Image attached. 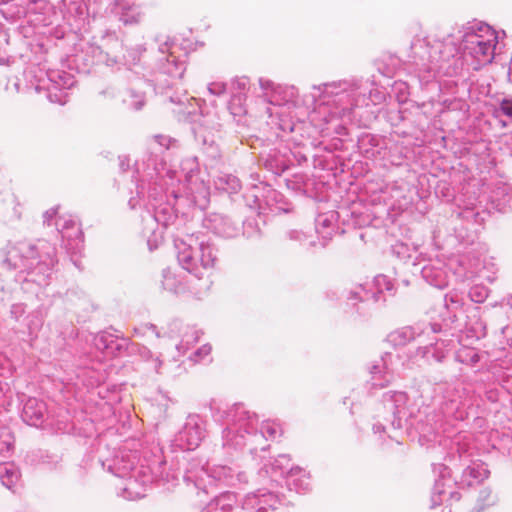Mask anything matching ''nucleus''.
<instances>
[{"instance_id": "20", "label": "nucleus", "mask_w": 512, "mask_h": 512, "mask_svg": "<svg viewBox=\"0 0 512 512\" xmlns=\"http://www.w3.org/2000/svg\"><path fill=\"white\" fill-rule=\"evenodd\" d=\"M129 339L109 332H101L94 337V346L107 357L122 355L129 346Z\"/></svg>"}, {"instance_id": "48", "label": "nucleus", "mask_w": 512, "mask_h": 512, "mask_svg": "<svg viewBox=\"0 0 512 512\" xmlns=\"http://www.w3.org/2000/svg\"><path fill=\"white\" fill-rule=\"evenodd\" d=\"M452 437L453 436H451V437L450 436H446V438L444 440V443H443V441H440V444H443L448 449V446L450 444V440H451Z\"/></svg>"}, {"instance_id": "45", "label": "nucleus", "mask_w": 512, "mask_h": 512, "mask_svg": "<svg viewBox=\"0 0 512 512\" xmlns=\"http://www.w3.org/2000/svg\"><path fill=\"white\" fill-rule=\"evenodd\" d=\"M502 332L508 337V344L512 348V326H506L502 329Z\"/></svg>"}, {"instance_id": "53", "label": "nucleus", "mask_w": 512, "mask_h": 512, "mask_svg": "<svg viewBox=\"0 0 512 512\" xmlns=\"http://www.w3.org/2000/svg\"><path fill=\"white\" fill-rule=\"evenodd\" d=\"M507 304L512 307V294L508 296Z\"/></svg>"}, {"instance_id": "17", "label": "nucleus", "mask_w": 512, "mask_h": 512, "mask_svg": "<svg viewBox=\"0 0 512 512\" xmlns=\"http://www.w3.org/2000/svg\"><path fill=\"white\" fill-rule=\"evenodd\" d=\"M465 42L479 64L491 63L497 44V36L493 30L486 28L484 34L469 33L465 37Z\"/></svg>"}, {"instance_id": "47", "label": "nucleus", "mask_w": 512, "mask_h": 512, "mask_svg": "<svg viewBox=\"0 0 512 512\" xmlns=\"http://www.w3.org/2000/svg\"><path fill=\"white\" fill-rule=\"evenodd\" d=\"M374 433H382L385 431V426L381 423H377L373 425Z\"/></svg>"}, {"instance_id": "38", "label": "nucleus", "mask_w": 512, "mask_h": 512, "mask_svg": "<svg viewBox=\"0 0 512 512\" xmlns=\"http://www.w3.org/2000/svg\"><path fill=\"white\" fill-rule=\"evenodd\" d=\"M59 206L52 207L43 213V225L51 226L53 223L56 225V220L61 215H58Z\"/></svg>"}, {"instance_id": "50", "label": "nucleus", "mask_w": 512, "mask_h": 512, "mask_svg": "<svg viewBox=\"0 0 512 512\" xmlns=\"http://www.w3.org/2000/svg\"><path fill=\"white\" fill-rule=\"evenodd\" d=\"M6 384H4L1 380H0V398L4 395V388H5Z\"/></svg>"}, {"instance_id": "16", "label": "nucleus", "mask_w": 512, "mask_h": 512, "mask_svg": "<svg viewBox=\"0 0 512 512\" xmlns=\"http://www.w3.org/2000/svg\"><path fill=\"white\" fill-rule=\"evenodd\" d=\"M333 209L325 210L322 206H316L317 216L315 218L316 233L322 238L324 248L332 238L337 228V221L340 217L348 216V209L337 204V198L330 204Z\"/></svg>"}, {"instance_id": "15", "label": "nucleus", "mask_w": 512, "mask_h": 512, "mask_svg": "<svg viewBox=\"0 0 512 512\" xmlns=\"http://www.w3.org/2000/svg\"><path fill=\"white\" fill-rule=\"evenodd\" d=\"M205 434V420L198 414H189L183 427L174 437V445L182 450H194L205 438Z\"/></svg>"}, {"instance_id": "26", "label": "nucleus", "mask_w": 512, "mask_h": 512, "mask_svg": "<svg viewBox=\"0 0 512 512\" xmlns=\"http://www.w3.org/2000/svg\"><path fill=\"white\" fill-rule=\"evenodd\" d=\"M426 335L424 324L405 326L398 328L387 336V342L394 347L405 346L413 340L420 339Z\"/></svg>"}, {"instance_id": "25", "label": "nucleus", "mask_w": 512, "mask_h": 512, "mask_svg": "<svg viewBox=\"0 0 512 512\" xmlns=\"http://www.w3.org/2000/svg\"><path fill=\"white\" fill-rule=\"evenodd\" d=\"M313 198L314 202L317 206H322L325 210L333 209L331 207V203H333L334 199L337 198V204L343 206L348 209V215L351 214L356 215L361 212L357 209L358 203L356 202V198L359 194H346L347 198L344 199L342 194H314Z\"/></svg>"}, {"instance_id": "39", "label": "nucleus", "mask_w": 512, "mask_h": 512, "mask_svg": "<svg viewBox=\"0 0 512 512\" xmlns=\"http://www.w3.org/2000/svg\"><path fill=\"white\" fill-rule=\"evenodd\" d=\"M478 500L481 502V509H483L485 506L493 505L496 502V497L492 495L490 489L485 488L480 491Z\"/></svg>"}, {"instance_id": "9", "label": "nucleus", "mask_w": 512, "mask_h": 512, "mask_svg": "<svg viewBox=\"0 0 512 512\" xmlns=\"http://www.w3.org/2000/svg\"><path fill=\"white\" fill-rule=\"evenodd\" d=\"M290 457L287 454L278 455L273 461L268 460L259 469V476L270 478L271 488L278 483L277 476L284 479L289 471ZM285 496L273 489L261 488L255 492L248 493L242 502V509L246 512H268L276 510L279 505H285Z\"/></svg>"}, {"instance_id": "54", "label": "nucleus", "mask_w": 512, "mask_h": 512, "mask_svg": "<svg viewBox=\"0 0 512 512\" xmlns=\"http://www.w3.org/2000/svg\"><path fill=\"white\" fill-rule=\"evenodd\" d=\"M405 285H408L409 282L407 280L403 281Z\"/></svg>"}, {"instance_id": "21", "label": "nucleus", "mask_w": 512, "mask_h": 512, "mask_svg": "<svg viewBox=\"0 0 512 512\" xmlns=\"http://www.w3.org/2000/svg\"><path fill=\"white\" fill-rule=\"evenodd\" d=\"M49 412L46 403L35 397H29L23 405L21 418L22 420L34 427L42 426L49 420Z\"/></svg>"}, {"instance_id": "37", "label": "nucleus", "mask_w": 512, "mask_h": 512, "mask_svg": "<svg viewBox=\"0 0 512 512\" xmlns=\"http://www.w3.org/2000/svg\"><path fill=\"white\" fill-rule=\"evenodd\" d=\"M243 235L247 238H258L261 236L259 224L254 219H247L243 222Z\"/></svg>"}, {"instance_id": "44", "label": "nucleus", "mask_w": 512, "mask_h": 512, "mask_svg": "<svg viewBox=\"0 0 512 512\" xmlns=\"http://www.w3.org/2000/svg\"><path fill=\"white\" fill-rule=\"evenodd\" d=\"M501 110L502 112L507 116H512V101L511 100H504L501 103Z\"/></svg>"}, {"instance_id": "4", "label": "nucleus", "mask_w": 512, "mask_h": 512, "mask_svg": "<svg viewBox=\"0 0 512 512\" xmlns=\"http://www.w3.org/2000/svg\"><path fill=\"white\" fill-rule=\"evenodd\" d=\"M212 416L216 421L222 422L226 427L222 431V446L224 449L238 450L249 445L250 453L255 455L258 450L265 452L267 445L264 442L275 438L278 429L275 424H262L258 429V416L249 411L244 404L212 405Z\"/></svg>"}, {"instance_id": "51", "label": "nucleus", "mask_w": 512, "mask_h": 512, "mask_svg": "<svg viewBox=\"0 0 512 512\" xmlns=\"http://www.w3.org/2000/svg\"><path fill=\"white\" fill-rule=\"evenodd\" d=\"M33 324L32 323H29L27 326H28V330H29V333L32 334L33 331L38 327V325L35 326V328L32 326Z\"/></svg>"}, {"instance_id": "3", "label": "nucleus", "mask_w": 512, "mask_h": 512, "mask_svg": "<svg viewBox=\"0 0 512 512\" xmlns=\"http://www.w3.org/2000/svg\"><path fill=\"white\" fill-rule=\"evenodd\" d=\"M100 463L113 475L127 480L122 496L128 500L144 497L145 487L154 482L176 485L180 475L173 466L166 470L163 450L154 442L144 446L140 453L122 449L113 459Z\"/></svg>"}, {"instance_id": "31", "label": "nucleus", "mask_w": 512, "mask_h": 512, "mask_svg": "<svg viewBox=\"0 0 512 512\" xmlns=\"http://www.w3.org/2000/svg\"><path fill=\"white\" fill-rule=\"evenodd\" d=\"M20 473L12 463L0 464V480L3 486L12 490L19 481Z\"/></svg>"}, {"instance_id": "19", "label": "nucleus", "mask_w": 512, "mask_h": 512, "mask_svg": "<svg viewBox=\"0 0 512 512\" xmlns=\"http://www.w3.org/2000/svg\"><path fill=\"white\" fill-rule=\"evenodd\" d=\"M167 335L170 338H180L176 348L179 352L185 353L199 341L202 331L194 326L184 325L180 320H173L168 325Z\"/></svg>"}, {"instance_id": "1", "label": "nucleus", "mask_w": 512, "mask_h": 512, "mask_svg": "<svg viewBox=\"0 0 512 512\" xmlns=\"http://www.w3.org/2000/svg\"><path fill=\"white\" fill-rule=\"evenodd\" d=\"M433 405L424 403L423 394L416 391L410 396L403 391H387L382 395L384 407L392 413L391 427L402 429L404 423L410 422L424 436L446 432L445 424L464 421L475 416V405L488 401L496 404L501 398V391L493 386L474 389L470 395L468 387L452 383H439L433 388Z\"/></svg>"}, {"instance_id": "27", "label": "nucleus", "mask_w": 512, "mask_h": 512, "mask_svg": "<svg viewBox=\"0 0 512 512\" xmlns=\"http://www.w3.org/2000/svg\"><path fill=\"white\" fill-rule=\"evenodd\" d=\"M474 341L467 340L464 336L463 343H459L461 347L455 352V360L471 368L477 367L481 369L484 367L482 360L486 357V353L470 347L469 344H472Z\"/></svg>"}, {"instance_id": "5", "label": "nucleus", "mask_w": 512, "mask_h": 512, "mask_svg": "<svg viewBox=\"0 0 512 512\" xmlns=\"http://www.w3.org/2000/svg\"><path fill=\"white\" fill-rule=\"evenodd\" d=\"M451 202L453 232L464 244L472 243L492 211L512 212V194H442Z\"/></svg>"}, {"instance_id": "13", "label": "nucleus", "mask_w": 512, "mask_h": 512, "mask_svg": "<svg viewBox=\"0 0 512 512\" xmlns=\"http://www.w3.org/2000/svg\"><path fill=\"white\" fill-rule=\"evenodd\" d=\"M245 205L258 215H278L293 211V204L284 194H242Z\"/></svg>"}, {"instance_id": "8", "label": "nucleus", "mask_w": 512, "mask_h": 512, "mask_svg": "<svg viewBox=\"0 0 512 512\" xmlns=\"http://www.w3.org/2000/svg\"><path fill=\"white\" fill-rule=\"evenodd\" d=\"M182 478L188 487L191 486L206 494L213 486H240L247 483L245 472L238 466H205L198 459L187 461Z\"/></svg>"}, {"instance_id": "24", "label": "nucleus", "mask_w": 512, "mask_h": 512, "mask_svg": "<svg viewBox=\"0 0 512 512\" xmlns=\"http://www.w3.org/2000/svg\"><path fill=\"white\" fill-rule=\"evenodd\" d=\"M206 228L210 229L214 234L224 238H233L239 234L238 225L231 218L222 214H211L204 221Z\"/></svg>"}, {"instance_id": "35", "label": "nucleus", "mask_w": 512, "mask_h": 512, "mask_svg": "<svg viewBox=\"0 0 512 512\" xmlns=\"http://www.w3.org/2000/svg\"><path fill=\"white\" fill-rule=\"evenodd\" d=\"M497 440L493 444L494 448H497L503 454L512 456V432H502L501 434L496 432Z\"/></svg>"}, {"instance_id": "18", "label": "nucleus", "mask_w": 512, "mask_h": 512, "mask_svg": "<svg viewBox=\"0 0 512 512\" xmlns=\"http://www.w3.org/2000/svg\"><path fill=\"white\" fill-rule=\"evenodd\" d=\"M373 286L375 289L371 290L360 284L349 291L347 299L352 301L353 305H356V301L375 304L384 301L383 292L392 291L394 285L388 276L380 274L374 278Z\"/></svg>"}, {"instance_id": "40", "label": "nucleus", "mask_w": 512, "mask_h": 512, "mask_svg": "<svg viewBox=\"0 0 512 512\" xmlns=\"http://www.w3.org/2000/svg\"><path fill=\"white\" fill-rule=\"evenodd\" d=\"M417 201L415 202V209L424 214L427 212V200L430 198L431 194H415Z\"/></svg>"}, {"instance_id": "14", "label": "nucleus", "mask_w": 512, "mask_h": 512, "mask_svg": "<svg viewBox=\"0 0 512 512\" xmlns=\"http://www.w3.org/2000/svg\"><path fill=\"white\" fill-rule=\"evenodd\" d=\"M56 229L60 234L63 246L71 255V260L78 266V260L74 259L84 247V235L79 221L71 215H63L56 220Z\"/></svg>"}, {"instance_id": "34", "label": "nucleus", "mask_w": 512, "mask_h": 512, "mask_svg": "<svg viewBox=\"0 0 512 512\" xmlns=\"http://www.w3.org/2000/svg\"><path fill=\"white\" fill-rule=\"evenodd\" d=\"M286 236L290 241L299 243V245L305 247L307 250L316 246V241L309 239L310 237L301 230L291 229L287 231Z\"/></svg>"}, {"instance_id": "28", "label": "nucleus", "mask_w": 512, "mask_h": 512, "mask_svg": "<svg viewBox=\"0 0 512 512\" xmlns=\"http://www.w3.org/2000/svg\"><path fill=\"white\" fill-rule=\"evenodd\" d=\"M283 480L287 489L297 494H304L310 490V476L300 467H291Z\"/></svg>"}, {"instance_id": "33", "label": "nucleus", "mask_w": 512, "mask_h": 512, "mask_svg": "<svg viewBox=\"0 0 512 512\" xmlns=\"http://www.w3.org/2000/svg\"><path fill=\"white\" fill-rule=\"evenodd\" d=\"M14 449V436L9 427L0 425V455L8 457Z\"/></svg>"}, {"instance_id": "22", "label": "nucleus", "mask_w": 512, "mask_h": 512, "mask_svg": "<svg viewBox=\"0 0 512 512\" xmlns=\"http://www.w3.org/2000/svg\"><path fill=\"white\" fill-rule=\"evenodd\" d=\"M372 386L383 388L387 386L393 377V354L385 352L380 361L369 368Z\"/></svg>"}, {"instance_id": "6", "label": "nucleus", "mask_w": 512, "mask_h": 512, "mask_svg": "<svg viewBox=\"0 0 512 512\" xmlns=\"http://www.w3.org/2000/svg\"><path fill=\"white\" fill-rule=\"evenodd\" d=\"M57 265L56 247L44 239L9 244L2 260V268L26 272L27 280L39 286L49 284Z\"/></svg>"}, {"instance_id": "41", "label": "nucleus", "mask_w": 512, "mask_h": 512, "mask_svg": "<svg viewBox=\"0 0 512 512\" xmlns=\"http://www.w3.org/2000/svg\"><path fill=\"white\" fill-rule=\"evenodd\" d=\"M26 312V306L23 303H15L10 308L11 318L18 321Z\"/></svg>"}, {"instance_id": "52", "label": "nucleus", "mask_w": 512, "mask_h": 512, "mask_svg": "<svg viewBox=\"0 0 512 512\" xmlns=\"http://www.w3.org/2000/svg\"><path fill=\"white\" fill-rule=\"evenodd\" d=\"M147 243H148V246H149V249H150V250H153V249H155V248H156V246H153V245H152V242H151V240H150V239H148V242H147Z\"/></svg>"}, {"instance_id": "23", "label": "nucleus", "mask_w": 512, "mask_h": 512, "mask_svg": "<svg viewBox=\"0 0 512 512\" xmlns=\"http://www.w3.org/2000/svg\"><path fill=\"white\" fill-rule=\"evenodd\" d=\"M454 346V339L436 338L434 343L420 346L416 354L425 359L427 363H441L447 355L448 350Z\"/></svg>"}, {"instance_id": "49", "label": "nucleus", "mask_w": 512, "mask_h": 512, "mask_svg": "<svg viewBox=\"0 0 512 512\" xmlns=\"http://www.w3.org/2000/svg\"><path fill=\"white\" fill-rule=\"evenodd\" d=\"M433 238L435 241L441 238V230L440 229L434 231Z\"/></svg>"}, {"instance_id": "30", "label": "nucleus", "mask_w": 512, "mask_h": 512, "mask_svg": "<svg viewBox=\"0 0 512 512\" xmlns=\"http://www.w3.org/2000/svg\"><path fill=\"white\" fill-rule=\"evenodd\" d=\"M391 253L393 256L403 262H408L413 259V266H419L422 261H425L422 253L417 254L416 247H410L404 242H396L391 246Z\"/></svg>"}, {"instance_id": "11", "label": "nucleus", "mask_w": 512, "mask_h": 512, "mask_svg": "<svg viewBox=\"0 0 512 512\" xmlns=\"http://www.w3.org/2000/svg\"><path fill=\"white\" fill-rule=\"evenodd\" d=\"M147 212L163 227L173 224L178 214L188 215L190 210L205 211L210 204V194H171V200L163 202L167 194H153Z\"/></svg>"}, {"instance_id": "32", "label": "nucleus", "mask_w": 512, "mask_h": 512, "mask_svg": "<svg viewBox=\"0 0 512 512\" xmlns=\"http://www.w3.org/2000/svg\"><path fill=\"white\" fill-rule=\"evenodd\" d=\"M162 278L161 283L164 290L177 294L183 289V281L170 268L163 269Z\"/></svg>"}, {"instance_id": "42", "label": "nucleus", "mask_w": 512, "mask_h": 512, "mask_svg": "<svg viewBox=\"0 0 512 512\" xmlns=\"http://www.w3.org/2000/svg\"><path fill=\"white\" fill-rule=\"evenodd\" d=\"M146 194H136L135 196H132L129 201L128 205L129 207L134 210L137 207L141 206V203L144 201V196Z\"/></svg>"}, {"instance_id": "10", "label": "nucleus", "mask_w": 512, "mask_h": 512, "mask_svg": "<svg viewBox=\"0 0 512 512\" xmlns=\"http://www.w3.org/2000/svg\"><path fill=\"white\" fill-rule=\"evenodd\" d=\"M174 246L179 265L201 278L204 270L212 269L217 261V249L202 234H186L174 239Z\"/></svg>"}, {"instance_id": "12", "label": "nucleus", "mask_w": 512, "mask_h": 512, "mask_svg": "<svg viewBox=\"0 0 512 512\" xmlns=\"http://www.w3.org/2000/svg\"><path fill=\"white\" fill-rule=\"evenodd\" d=\"M467 257H453L446 263L440 258L429 259L420 270L422 278L431 286L437 289H444L448 286L450 280L449 271L457 280L464 281L472 278L476 270L466 265Z\"/></svg>"}, {"instance_id": "29", "label": "nucleus", "mask_w": 512, "mask_h": 512, "mask_svg": "<svg viewBox=\"0 0 512 512\" xmlns=\"http://www.w3.org/2000/svg\"><path fill=\"white\" fill-rule=\"evenodd\" d=\"M236 503V495L226 491L213 498L200 512H231Z\"/></svg>"}, {"instance_id": "46", "label": "nucleus", "mask_w": 512, "mask_h": 512, "mask_svg": "<svg viewBox=\"0 0 512 512\" xmlns=\"http://www.w3.org/2000/svg\"><path fill=\"white\" fill-rule=\"evenodd\" d=\"M145 328L151 330L153 333H155L156 337L160 338L161 337V334L157 328L156 325L152 324V323H148V324H145L144 326Z\"/></svg>"}, {"instance_id": "36", "label": "nucleus", "mask_w": 512, "mask_h": 512, "mask_svg": "<svg viewBox=\"0 0 512 512\" xmlns=\"http://www.w3.org/2000/svg\"><path fill=\"white\" fill-rule=\"evenodd\" d=\"M489 295V289L484 285H474L469 290V297L475 303H483Z\"/></svg>"}, {"instance_id": "7", "label": "nucleus", "mask_w": 512, "mask_h": 512, "mask_svg": "<svg viewBox=\"0 0 512 512\" xmlns=\"http://www.w3.org/2000/svg\"><path fill=\"white\" fill-rule=\"evenodd\" d=\"M459 304L458 299L445 295L444 306L448 316L443 317L440 323L424 324L426 335L441 334L440 338L454 339V344L463 343L464 336L467 340H479L485 337L486 324L481 319L478 308L469 309L467 312L451 310L450 305L457 308Z\"/></svg>"}, {"instance_id": "2", "label": "nucleus", "mask_w": 512, "mask_h": 512, "mask_svg": "<svg viewBox=\"0 0 512 512\" xmlns=\"http://www.w3.org/2000/svg\"><path fill=\"white\" fill-rule=\"evenodd\" d=\"M474 437L466 431H459L450 440L446 464H433L436 476L431 494V508L442 503L459 501L461 496L455 487L466 488L479 485L488 478L490 471L479 458Z\"/></svg>"}, {"instance_id": "43", "label": "nucleus", "mask_w": 512, "mask_h": 512, "mask_svg": "<svg viewBox=\"0 0 512 512\" xmlns=\"http://www.w3.org/2000/svg\"><path fill=\"white\" fill-rule=\"evenodd\" d=\"M210 352H211V346L209 344H205L195 351L194 357L203 358V357L208 356L210 354Z\"/></svg>"}]
</instances>
